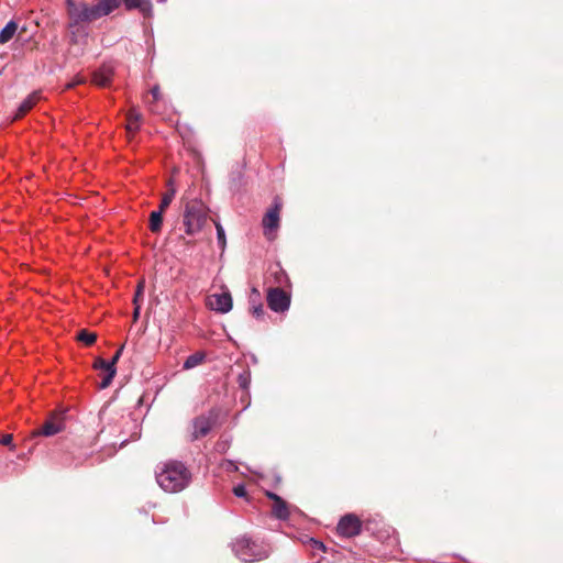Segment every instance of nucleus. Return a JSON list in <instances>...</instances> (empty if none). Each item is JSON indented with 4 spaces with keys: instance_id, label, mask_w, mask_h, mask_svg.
Listing matches in <instances>:
<instances>
[{
    "instance_id": "nucleus-6",
    "label": "nucleus",
    "mask_w": 563,
    "mask_h": 563,
    "mask_svg": "<svg viewBox=\"0 0 563 563\" xmlns=\"http://www.w3.org/2000/svg\"><path fill=\"white\" fill-rule=\"evenodd\" d=\"M207 306L216 312L228 313L233 306L232 296L228 290L221 294H212L207 299Z\"/></svg>"
},
{
    "instance_id": "nucleus-34",
    "label": "nucleus",
    "mask_w": 563,
    "mask_h": 563,
    "mask_svg": "<svg viewBox=\"0 0 563 563\" xmlns=\"http://www.w3.org/2000/svg\"><path fill=\"white\" fill-rule=\"evenodd\" d=\"M266 496L272 499L274 503H276L277 500H279L282 497L278 496L277 494L275 493H272V492H267L266 493Z\"/></svg>"
},
{
    "instance_id": "nucleus-38",
    "label": "nucleus",
    "mask_w": 563,
    "mask_h": 563,
    "mask_svg": "<svg viewBox=\"0 0 563 563\" xmlns=\"http://www.w3.org/2000/svg\"><path fill=\"white\" fill-rule=\"evenodd\" d=\"M253 292L258 297V292L256 291V289H253Z\"/></svg>"
},
{
    "instance_id": "nucleus-32",
    "label": "nucleus",
    "mask_w": 563,
    "mask_h": 563,
    "mask_svg": "<svg viewBox=\"0 0 563 563\" xmlns=\"http://www.w3.org/2000/svg\"><path fill=\"white\" fill-rule=\"evenodd\" d=\"M12 441H13V437L11 434H5L0 440L1 444H3V445H11Z\"/></svg>"
},
{
    "instance_id": "nucleus-25",
    "label": "nucleus",
    "mask_w": 563,
    "mask_h": 563,
    "mask_svg": "<svg viewBox=\"0 0 563 563\" xmlns=\"http://www.w3.org/2000/svg\"><path fill=\"white\" fill-rule=\"evenodd\" d=\"M144 288H145V280L142 279L139 282V284L136 286L135 295L133 298V303H140V300L143 297Z\"/></svg>"
},
{
    "instance_id": "nucleus-13",
    "label": "nucleus",
    "mask_w": 563,
    "mask_h": 563,
    "mask_svg": "<svg viewBox=\"0 0 563 563\" xmlns=\"http://www.w3.org/2000/svg\"><path fill=\"white\" fill-rule=\"evenodd\" d=\"M272 512L279 520H287L289 518V509L283 498L273 504Z\"/></svg>"
},
{
    "instance_id": "nucleus-20",
    "label": "nucleus",
    "mask_w": 563,
    "mask_h": 563,
    "mask_svg": "<svg viewBox=\"0 0 563 563\" xmlns=\"http://www.w3.org/2000/svg\"><path fill=\"white\" fill-rule=\"evenodd\" d=\"M77 339L85 343L86 345H91L96 342L97 340V334L93 333V332H88L87 330H81L78 335H77Z\"/></svg>"
},
{
    "instance_id": "nucleus-28",
    "label": "nucleus",
    "mask_w": 563,
    "mask_h": 563,
    "mask_svg": "<svg viewBox=\"0 0 563 563\" xmlns=\"http://www.w3.org/2000/svg\"><path fill=\"white\" fill-rule=\"evenodd\" d=\"M124 350V345H121L119 347V350L114 353V355L112 356V358L110 360V366H113L115 367V364L118 363V361L120 360L121 355H122V352Z\"/></svg>"
},
{
    "instance_id": "nucleus-21",
    "label": "nucleus",
    "mask_w": 563,
    "mask_h": 563,
    "mask_svg": "<svg viewBox=\"0 0 563 563\" xmlns=\"http://www.w3.org/2000/svg\"><path fill=\"white\" fill-rule=\"evenodd\" d=\"M214 225H216V230H217L218 244H219L221 250H224V247L227 245V239H225L224 229H223V227L221 225L220 222H214Z\"/></svg>"
},
{
    "instance_id": "nucleus-14",
    "label": "nucleus",
    "mask_w": 563,
    "mask_h": 563,
    "mask_svg": "<svg viewBox=\"0 0 563 563\" xmlns=\"http://www.w3.org/2000/svg\"><path fill=\"white\" fill-rule=\"evenodd\" d=\"M128 124L126 129L129 132L135 133L140 129L142 114L136 109H131L126 115Z\"/></svg>"
},
{
    "instance_id": "nucleus-1",
    "label": "nucleus",
    "mask_w": 563,
    "mask_h": 563,
    "mask_svg": "<svg viewBox=\"0 0 563 563\" xmlns=\"http://www.w3.org/2000/svg\"><path fill=\"white\" fill-rule=\"evenodd\" d=\"M69 19L68 27H78L81 23H90L107 16L120 7L119 0H100L95 5H88L80 0H65Z\"/></svg>"
},
{
    "instance_id": "nucleus-12",
    "label": "nucleus",
    "mask_w": 563,
    "mask_h": 563,
    "mask_svg": "<svg viewBox=\"0 0 563 563\" xmlns=\"http://www.w3.org/2000/svg\"><path fill=\"white\" fill-rule=\"evenodd\" d=\"M120 3L122 2L126 10L131 11L134 9L140 10V12L145 18H152L153 16V5L151 0H119Z\"/></svg>"
},
{
    "instance_id": "nucleus-30",
    "label": "nucleus",
    "mask_w": 563,
    "mask_h": 563,
    "mask_svg": "<svg viewBox=\"0 0 563 563\" xmlns=\"http://www.w3.org/2000/svg\"><path fill=\"white\" fill-rule=\"evenodd\" d=\"M151 95L153 97V99L155 101H158L161 99V89H159V86H154L152 89H151Z\"/></svg>"
},
{
    "instance_id": "nucleus-31",
    "label": "nucleus",
    "mask_w": 563,
    "mask_h": 563,
    "mask_svg": "<svg viewBox=\"0 0 563 563\" xmlns=\"http://www.w3.org/2000/svg\"><path fill=\"white\" fill-rule=\"evenodd\" d=\"M224 466H225V470L229 471V472L238 471L236 464L233 461H231V460L225 461L224 462Z\"/></svg>"
},
{
    "instance_id": "nucleus-15",
    "label": "nucleus",
    "mask_w": 563,
    "mask_h": 563,
    "mask_svg": "<svg viewBox=\"0 0 563 563\" xmlns=\"http://www.w3.org/2000/svg\"><path fill=\"white\" fill-rule=\"evenodd\" d=\"M38 99V92H33L30 96H27L20 104L16 117L24 115L29 110H31L34 107Z\"/></svg>"
},
{
    "instance_id": "nucleus-9",
    "label": "nucleus",
    "mask_w": 563,
    "mask_h": 563,
    "mask_svg": "<svg viewBox=\"0 0 563 563\" xmlns=\"http://www.w3.org/2000/svg\"><path fill=\"white\" fill-rule=\"evenodd\" d=\"M216 423V417L210 413L208 416H199L192 421L191 440H198L206 437Z\"/></svg>"
},
{
    "instance_id": "nucleus-17",
    "label": "nucleus",
    "mask_w": 563,
    "mask_h": 563,
    "mask_svg": "<svg viewBox=\"0 0 563 563\" xmlns=\"http://www.w3.org/2000/svg\"><path fill=\"white\" fill-rule=\"evenodd\" d=\"M206 358L205 353L197 352L191 355H189L186 361L183 364V368L188 371L191 368H195L196 366L200 365Z\"/></svg>"
},
{
    "instance_id": "nucleus-8",
    "label": "nucleus",
    "mask_w": 563,
    "mask_h": 563,
    "mask_svg": "<svg viewBox=\"0 0 563 563\" xmlns=\"http://www.w3.org/2000/svg\"><path fill=\"white\" fill-rule=\"evenodd\" d=\"M282 208V203L276 198L274 200V206L268 209V211L265 213L263 218V229L264 234L272 239V233L276 231L279 227V211Z\"/></svg>"
},
{
    "instance_id": "nucleus-29",
    "label": "nucleus",
    "mask_w": 563,
    "mask_h": 563,
    "mask_svg": "<svg viewBox=\"0 0 563 563\" xmlns=\"http://www.w3.org/2000/svg\"><path fill=\"white\" fill-rule=\"evenodd\" d=\"M85 81V79L80 76H77L75 77L71 81H69L68 84H66L65 88L66 89H71L74 87H76L77 85H80Z\"/></svg>"
},
{
    "instance_id": "nucleus-3",
    "label": "nucleus",
    "mask_w": 563,
    "mask_h": 563,
    "mask_svg": "<svg viewBox=\"0 0 563 563\" xmlns=\"http://www.w3.org/2000/svg\"><path fill=\"white\" fill-rule=\"evenodd\" d=\"M184 200L183 222L185 232L195 235L200 232L207 222L209 208L200 199Z\"/></svg>"
},
{
    "instance_id": "nucleus-36",
    "label": "nucleus",
    "mask_w": 563,
    "mask_h": 563,
    "mask_svg": "<svg viewBox=\"0 0 563 563\" xmlns=\"http://www.w3.org/2000/svg\"><path fill=\"white\" fill-rule=\"evenodd\" d=\"M224 449H225V444L218 443V450H224Z\"/></svg>"
},
{
    "instance_id": "nucleus-4",
    "label": "nucleus",
    "mask_w": 563,
    "mask_h": 563,
    "mask_svg": "<svg viewBox=\"0 0 563 563\" xmlns=\"http://www.w3.org/2000/svg\"><path fill=\"white\" fill-rule=\"evenodd\" d=\"M231 547L236 558L245 563L264 560L268 558L271 553L268 544L253 540L246 536L236 538Z\"/></svg>"
},
{
    "instance_id": "nucleus-5",
    "label": "nucleus",
    "mask_w": 563,
    "mask_h": 563,
    "mask_svg": "<svg viewBox=\"0 0 563 563\" xmlns=\"http://www.w3.org/2000/svg\"><path fill=\"white\" fill-rule=\"evenodd\" d=\"M268 307L275 312H285L290 306V296L279 287L269 288L267 291Z\"/></svg>"
},
{
    "instance_id": "nucleus-16",
    "label": "nucleus",
    "mask_w": 563,
    "mask_h": 563,
    "mask_svg": "<svg viewBox=\"0 0 563 563\" xmlns=\"http://www.w3.org/2000/svg\"><path fill=\"white\" fill-rule=\"evenodd\" d=\"M18 30V24L14 21H10L5 24V26L0 31V43L9 42Z\"/></svg>"
},
{
    "instance_id": "nucleus-35",
    "label": "nucleus",
    "mask_w": 563,
    "mask_h": 563,
    "mask_svg": "<svg viewBox=\"0 0 563 563\" xmlns=\"http://www.w3.org/2000/svg\"><path fill=\"white\" fill-rule=\"evenodd\" d=\"M314 543H316V544H317V547H318V548H320V549H323V548H324L323 543H321V542L314 541Z\"/></svg>"
},
{
    "instance_id": "nucleus-27",
    "label": "nucleus",
    "mask_w": 563,
    "mask_h": 563,
    "mask_svg": "<svg viewBox=\"0 0 563 563\" xmlns=\"http://www.w3.org/2000/svg\"><path fill=\"white\" fill-rule=\"evenodd\" d=\"M233 493L236 497L243 498L246 496V487L243 484H239L233 488Z\"/></svg>"
},
{
    "instance_id": "nucleus-24",
    "label": "nucleus",
    "mask_w": 563,
    "mask_h": 563,
    "mask_svg": "<svg viewBox=\"0 0 563 563\" xmlns=\"http://www.w3.org/2000/svg\"><path fill=\"white\" fill-rule=\"evenodd\" d=\"M93 367L96 369H101V371H110L111 368H114L113 366H110V361H106L101 357H98L96 361H95V364H93Z\"/></svg>"
},
{
    "instance_id": "nucleus-37",
    "label": "nucleus",
    "mask_w": 563,
    "mask_h": 563,
    "mask_svg": "<svg viewBox=\"0 0 563 563\" xmlns=\"http://www.w3.org/2000/svg\"><path fill=\"white\" fill-rule=\"evenodd\" d=\"M167 0H157V2L165 3Z\"/></svg>"
},
{
    "instance_id": "nucleus-10",
    "label": "nucleus",
    "mask_w": 563,
    "mask_h": 563,
    "mask_svg": "<svg viewBox=\"0 0 563 563\" xmlns=\"http://www.w3.org/2000/svg\"><path fill=\"white\" fill-rule=\"evenodd\" d=\"M115 65L113 62L103 63L92 76V81L99 87H108L114 75Z\"/></svg>"
},
{
    "instance_id": "nucleus-19",
    "label": "nucleus",
    "mask_w": 563,
    "mask_h": 563,
    "mask_svg": "<svg viewBox=\"0 0 563 563\" xmlns=\"http://www.w3.org/2000/svg\"><path fill=\"white\" fill-rule=\"evenodd\" d=\"M169 186H170L169 189L163 195V198L159 203L158 209L162 211H165V209L172 203V201L176 195V189L172 185V183H169Z\"/></svg>"
},
{
    "instance_id": "nucleus-11",
    "label": "nucleus",
    "mask_w": 563,
    "mask_h": 563,
    "mask_svg": "<svg viewBox=\"0 0 563 563\" xmlns=\"http://www.w3.org/2000/svg\"><path fill=\"white\" fill-rule=\"evenodd\" d=\"M64 427L63 417L60 415H54L44 422L42 428L37 431V434L52 437L60 432Z\"/></svg>"
},
{
    "instance_id": "nucleus-7",
    "label": "nucleus",
    "mask_w": 563,
    "mask_h": 563,
    "mask_svg": "<svg viewBox=\"0 0 563 563\" xmlns=\"http://www.w3.org/2000/svg\"><path fill=\"white\" fill-rule=\"evenodd\" d=\"M362 528L361 520L353 514L343 516L338 523V532L345 538H352L360 534Z\"/></svg>"
},
{
    "instance_id": "nucleus-33",
    "label": "nucleus",
    "mask_w": 563,
    "mask_h": 563,
    "mask_svg": "<svg viewBox=\"0 0 563 563\" xmlns=\"http://www.w3.org/2000/svg\"><path fill=\"white\" fill-rule=\"evenodd\" d=\"M141 305L134 303L133 320L136 321L140 317Z\"/></svg>"
},
{
    "instance_id": "nucleus-22",
    "label": "nucleus",
    "mask_w": 563,
    "mask_h": 563,
    "mask_svg": "<svg viewBox=\"0 0 563 563\" xmlns=\"http://www.w3.org/2000/svg\"><path fill=\"white\" fill-rule=\"evenodd\" d=\"M117 374V368H111L110 371H107L104 376L102 377V380L99 384L100 389H104L110 386L112 383L114 376Z\"/></svg>"
},
{
    "instance_id": "nucleus-26",
    "label": "nucleus",
    "mask_w": 563,
    "mask_h": 563,
    "mask_svg": "<svg viewBox=\"0 0 563 563\" xmlns=\"http://www.w3.org/2000/svg\"><path fill=\"white\" fill-rule=\"evenodd\" d=\"M238 380H239L240 387L243 389H246L250 385V374L246 372L243 374H240Z\"/></svg>"
},
{
    "instance_id": "nucleus-23",
    "label": "nucleus",
    "mask_w": 563,
    "mask_h": 563,
    "mask_svg": "<svg viewBox=\"0 0 563 563\" xmlns=\"http://www.w3.org/2000/svg\"><path fill=\"white\" fill-rule=\"evenodd\" d=\"M250 302H251V310H252V314L256 318V319H261L263 318L264 316V308H263V305L261 302H255V300L251 297L250 299Z\"/></svg>"
},
{
    "instance_id": "nucleus-18",
    "label": "nucleus",
    "mask_w": 563,
    "mask_h": 563,
    "mask_svg": "<svg viewBox=\"0 0 563 563\" xmlns=\"http://www.w3.org/2000/svg\"><path fill=\"white\" fill-rule=\"evenodd\" d=\"M163 212L164 211L158 209L156 211H153L150 216V229L154 233L161 231L163 222Z\"/></svg>"
},
{
    "instance_id": "nucleus-2",
    "label": "nucleus",
    "mask_w": 563,
    "mask_h": 563,
    "mask_svg": "<svg viewBox=\"0 0 563 563\" xmlns=\"http://www.w3.org/2000/svg\"><path fill=\"white\" fill-rule=\"evenodd\" d=\"M191 481V473L186 465L170 461L156 473V482L167 493H178L185 489Z\"/></svg>"
}]
</instances>
